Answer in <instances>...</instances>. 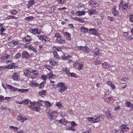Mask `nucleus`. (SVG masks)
Here are the masks:
<instances>
[{"label": "nucleus", "instance_id": "obj_1", "mask_svg": "<svg viewBox=\"0 0 133 133\" xmlns=\"http://www.w3.org/2000/svg\"><path fill=\"white\" fill-rule=\"evenodd\" d=\"M57 115L56 111H53L50 112L49 113V118L50 121H52L55 119Z\"/></svg>", "mask_w": 133, "mask_h": 133}, {"label": "nucleus", "instance_id": "obj_2", "mask_svg": "<svg viewBox=\"0 0 133 133\" xmlns=\"http://www.w3.org/2000/svg\"><path fill=\"white\" fill-rule=\"evenodd\" d=\"M88 4L92 8L98 6L99 5L98 2H93V1H89Z\"/></svg>", "mask_w": 133, "mask_h": 133}, {"label": "nucleus", "instance_id": "obj_3", "mask_svg": "<svg viewBox=\"0 0 133 133\" xmlns=\"http://www.w3.org/2000/svg\"><path fill=\"white\" fill-rule=\"evenodd\" d=\"M11 78L14 81H19L20 80V76L18 73H14L12 75Z\"/></svg>", "mask_w": 133, "mask_h": 133}, {"label": "nucleus", "instance_id": "obj_4", "mask_svg": "<svg viewBox=\"0 0 133 133\" xmlns=\"http://www.w3.org/2000/svg\"><path fill=\"white\" fill-rule=\"evenodd\" d=\"M30 32L34 34H39L41 33V31L40 29H31L30 31Z\"/></svg>", "mask_w": 133, "mask_h": 133}, {"label": "nucleus", "instance_id": "obj_5", "mask_svg": "<svg viewBox=\"0 0 133 133\" xmlns=\"http://www.w3.org/2000/svg\"><path fill=\"white\" fill-rule=\"evenodd\" d=\"M23 103L24 104H28L30 103V105H29V107H34L35 106V104L34 102H31L29 99H25L23 101Z\"/></svg>", "mask_w": 133, "mask_h": 133}, {"label": "nucleus", "instance_id": "obj_6", "mask_svg": "<svg viewBox=\"0 0 133 133\" xmlns=\"http://www.w3.org/2000/svg\"><path fill=\"white\" fill-rule=\"evenodd\" d=\"M38 73V71L36 70L32 71L30 72V76L31 78H34L36 77Z\"/></svg>", "mask_w": 133, "mask_h": 133}, {"label": "nucleus", "instance_id": "obj_7", "mask_svg": "<svg viewBox=\"0 0 133 133\" xmlns=\"http://www.w3.org/2000/svg\"><path fill=\"white\" fill-rule=\"evenodd\" d=\"M89 30V32L91 34L94 35L98 36V33L97 32V30L96 29L91 28Z\"/></svg>", "mask_w": 133, "mask_h": 133}, {"label": "nucleus", "instance_id": "obj_8", "mask_svg": "<svg viewBox=\"0 0 133 133\" xmlns=\"http://www.w3.org/2000/svg\"><path fill=\"white\" fill-rule=\"evenodd\" d=\"M30 56L29 54L26 51H23L22 53V56L23 58H28Z\"/></svg>", "mask_w": 133, "mask_h": 133}, {"label": "nucleus", "instance_id": "obj_9", "mask_svg": "<svg viewBox=\"0 0 133 133\" xmlns=\"http://www.w3.org/2000/svg\"><path fill=\"white\" fill-rule=\"evenodd\" d=\"M86 13V12L84 10H83L82 11H76L75 14L76 15L78 16H81L84 15Z\"/></svg>", "mask_w": 133, "mask_h": 133}, {"label": "nucleus", "instance_id": "obj_10", "mask_svg": "<svg viewBox=\"0 0 133 133\" xmlns=\"http://www.w3.org/2000/svg\"><path fill=\"white\" fill-rule=\"evenodd\" d=\"M56 41L57 42L59 43L62 44H63L65 43L64 39L61 37L58 38L57 39Z\"/></svg>", "mask_w": 133, "mask_h": 133}, {"label": "nucleus", "instance_id": "obj_11", "mask_svg": "<svg viewBox=\"0 0 133 133\" xmlns=\"http://www.w3.org/2000/svg\"><path fill=\"white\" fill-rule=\"evenodd\" d=\"M64 35L65 36L66 39L68 40L71 39V35L68 32H65L64 33Z\"/></svg>", "mask_w": 133, "mask_h": 133}, {"label": "nucleus", "instance_id": "obj_12", "mask_svg": "<svg viewBox=\"0 0 133 133\" xmlns=\"http://www.w3.org/2000/svg\"><path fill=\"white\" fill-rule=\"evenodd\" d=\"M105 117L111 118L112 117V115L111 114V112L110 111H108L105 113L104 115Z\"/></svg>", "mask_w": 133, "mask_h": 133}, {"label": "nucleus", "instance_id": "obj_13", "mask_svg": "<svg viewBox=\"0 0 133 133\" xmlns=\"http://www.w3.org/2000/svg\"><path fill=\"white\" fill-rule=\"evenodd\" d=\"M102 53V51L101 50H98L95 52L94 56V57H98L100 56Z\"/></svg>", "mask_w": 133, "mask_h": 133}, {"label": "nucleus", "instance_id": "obj_14", "mask_svg": "<svg viewBox=\"0 0 133 133\" xmlns=\"http://www.w3.org/2000/svg\"><path fill=\"white\" fill-rule=\"evenodd\" d=\"M87 12L89 16H91L95 14L96 12V11L95 9H92L88 10Z\"/></svg>", "mask_w": 133, "mask_h": 133}, {"label": "nucleus", "instance_id": "obj_15", "mask_svg": "<svg viewBox=\"0 0 133 133\" xmlns=\"http://www.w3.org/2000/svg\"><path fill=\"white\" fill-rule=\"evenodd\" d=\"M10 56L9 55L5 54L2 56L1 58V59L3 60H6L10 58Z\"/></svg>", "mask_w": 133, "mask_h": 133}, {"label": "nucleus", "instance_id": "obj_16", "mask_svg": "<svg viewBox=\"0 0 133 133\" xmlns=\"http://www.w3.org/2000/svg\"><path fill=\"white\" fill-rule=\"evenodd\" d=\"M35 3V2L34 0H29L28 4V8H29L31 6L34 4Z\"/></svg>", "mask_w": 133, "mask_h": 133}, {"label": "nucleus", "instance_id": "obj_17", "mask_svg": "<svg viewBox=\"0 0 133 133\" xmlns=\"http://www.w3.org/2000/svg\"><path fill=\"white\" fill-rule=\"evenodd\" d=\"M30 72L28 69H26L24 71V74L26 76L28 77L30 75Z\"/></svg>", "mask_w": 133, "mask_h": 133}, {"label": "nucleus", "instance_id": "obj_18", "mask_svg": "<svg viewBox=\"0 0 133 133\" xmlns=\"http://www.w3.org/2000/svg\"><path fill=\"white\" fill-rule=\"evenodd\" d=\"M17 118L22 122H23L24 121L27 119L26 118H22V116L20 115L18 116Z\"/></svg>", "mask_w": 133, "mask_h": 133}, {"label": "nucleus", "instance_id": "obj_19", "mask_svg": "<svg viewBox=\"0 0 133 133\" xmlns=\"http://www.w3.org/2000/svg\"><path fill=\"white\" fill-rule=\"evenodd\" d=\"M23 40L26 42H30L32 41V39L31 38V37L29 36H27L25 37Z\"/></svg>", "mask_w": 133, "mask_h": 133}, {"label": "nucleus", "instance_id": "obj_20", "mask_svg": "<svg viewBox=\"0 0 133 133\" xmlns=\"http://www.w3.org/2000/svg\"><path fill=\"white\" fill-rule=\"evenodd\" d=\"M29 85L31 86H34L37 87L38 84L35 81L33 80L30 81Z\"/></svg>", "mask_w": 133, "mask_h": 133}, {"label": "nucleus", "instance_id": "obj_21", "mask_svg": "<svg viewBox=\"0 0 133 133\" xmlns=\"http://www.w3.org/2000/svg\"><path fill=\"white\" fill-rule=\"evenodd\" d=\"M121 129L123 130L124 131H127L129 129L128 127L126 125L124 124H123L121 127Z\"/></svg>", "mask_w": 133, "mask_h": 133}, {"label": "nucleus", "instance_id": "obj_22", "mask_svg": "<svg viewBox=\"0 0 133 133\" xmlns=\"http://www.w3.org/2000/svg\"><path fill=\"white\" fill-rule=\"evenodd\" d=\"M6 87L8 88L9 89H10L12 91H15V89L16 88L14 87L11 85L9 84H6Z\"/></svg>", "mask_w": 133, "mask_h": 133}, {"label": "nucleus", "instance_id": "obj_23", "mask_svg": "<svg viewBox=\"0 0 133 133\" xmlns=\"http://www.w3.org/2000/svg\"><path fill=\"white\" fill-rule=\"evenodd\" d=\"M35 104H36L37 103L39 104V105L40 106H42L44 104V101L42 100H39L37 102H35V101L34 102Z\"/></svg>", "mask_w": 133, "mask_h": 133}, {"label": "nucleus", "instance_id": "obj_24", "mask_svg": "<svg viewBox=\"0 0 133 133\" xmlns=\"http://www.w3.org/2000/svg\"><path fill=\"white\" fill-rule=\"evenodd\" d=\"M67 89L66 87L64 86L62 87L59 89L58 91L61 93H62L64 92L65 90Z\"/></svg>", "mask_w": 133, "mask_h": 133}, {"label": "nucleus", "instance_id": "obj_25", "mask_svg": "<svg viewBox=\"0 0 133 133\" xmlns=\"http://www.w3.org/2000/svg\"><path fill=\"white\" fill-rule=\"evenodd\" d=\"M81 32L84 33H87L88 31V29L84 26L82 27L81 29Z\"/></svg>", "mask_w": 133, "mask_h": 133}, {"label": "nucleus", "instance_id": "obj_26", "mask_svg": "<svg viewBox=\"0 0 133 133\" xmlns=\"http://www.w3.org/2000/svg\"><path fill=\"white\" fill-rule=\"evenodd\" d=\"M102 66L103 68L108 69L109 67V65L106 62H105L102 64Z\"/></svg>", "mask_w": 133, "mask_h": 133}, {"label": "nucleus", "instance_id": "obj_27", "mask_svg": "<svg viewBox=\"0 0 133 133\" xmlns=\"http://www.w3.org/2000/svg\"><path fill=\"white\" fill-rule=\"evenodd\" d=\"M70 58V57L68 55H64L61 58L64 60L68 59Z\"/></svg>", "mask_w": 133, "mask_h": 133}, {"label": "nucleus", "instance_id": "obj_28", "mask_svg": "<svg viewBox=\"0 0 133 133\" xmlns=\"http://www.w3.org/2000/svg\"><path fill=\"white\" fill-rule=\"evenodd\" d=\"M130 8V5H128L127 3H125L123 6V9L125 10L129 9Z\"/></svg>", "mask_w": 133, "mask_h": 133}, {"label": "nucleus", "instance_id": "obj_29", "mask_svg": "<svg viewBox=\"0 0 133 133\" xmlns=\"http://www.w3.org/2000/svg\"><path fill=\"white\" fill-rule=\"evenodd\" d=\"M112 12L114 16H116L118 14V12L116 10L115 8L114 7L112 10Z\"/></svg>", "mask_w": 133, "mask_h": 133}, {"label": "nucleus", "instance_id": "obj_30", "mask_svg": "<svg viewBox=\"0 0 133 133\" xmlns=\"http://www.w3.org/2000/svg\"><path fill=\"white\" fill-rule=\"evenodd\" d=\"M100 119L98 117L95 116L93 117L92 122L93 123H96L99 121Z\"/></svg>", "mask_w": 133, "mask_h": 133}, {"label": "nucleus", "instance_id": "obj_31", "mask_svg": "<svg viewBox=\"0 0 133 133\" xmlns=\"http://www.w3.org/2000/svg\"><path fill=\"white\" fill-rule=\"evenodd\" d=\"M67 74L69 75V76L71 77H77V75L75 73H67Z\"/></svg>", "mask_w": 133, "mask_h": 133}, {"label": "nucleus", "instance_id": "obj_32", "mask_svg": "<svg viewBox=\"0 0 133 133\" xmlns=\"http://www.w3.org/2000/svg\"><path fill=\"white\" fill-rule=\"evenodd\" d=\"M77 68L79 70L82 69L83 68V64L81 63H79L77 65Z\"/></svg>", "mask_w": 133, "mask_h": 133}, {"label": "nucleus", "instance_id": "obj_33", "mask_svg": "<svg viewBox=\"0 0 133 133\" xmlns=\"http://www.w3.org/2000/svg\"><path fill=\"white\" fill-rule=\"evenodd\" d=\"M14 63H12L11 65L10 64L9 65H6L5 66V68L8 69H12L15 67Z\"/></svg>", "mask_w": 133, "mask_h": 133}, {"label": "nucleus", "instance_id": "obj_34", "mask_svg": "<svg viewBox=\"0 0 133 133\" xmlns=\"http://www.w3.org/2000/svg\"><path fill=\"white\" fill-rule=\"evenodd\" d=\"M34 18V17L32 16H29L27 17H26L25 18V20L27 21H31Z\"/></svg>", "mask_w": 133, "mask_h": 133}, {"label": "nucleus", "instance_id": "obj_35", "mask_svg": "<svg viewBox=\"0 0 133 133\" xmlns=\"http://www.w3.org/2000/svg\"><path fill=\"white\" fill-rule=\"evenodd\" d=\"M83 50L84 52L86 53H88L89 51V48L85 46L83 47Z\"/></svg>", "mask_w": 133, "mask_h": 133}, {"label": "nucleus", "instance_id": "obj_36", "mask_svg": "<svg viewBox=\"0 0 133 133\" xmlns=\"http://www.w3.org/2000/svg\"><path fill=\"white\" fill-rule=\"evenodd\" d=\"M126 106L128 107H130L132 106V104H131V102L129 101H126L125 103Z\"/></svg>", "mask_w": 133, "mask_h": 133}, {"label": "nucleus", "instance_id": "obj_37", "mask_svg": "<svg viewBox=\"0 0 133 133\" xmlns=\"http://www.w3.org/2000/svg\"><path fill=\"white\" fill-rule=\"evenodd\" d=\"M31 109H32L34 111H38L40 110V108L39 107H30Z\"/></svg>", "mask_w": 133, "mask_h": 133}, {"label": "nucleus", "instance_id": "obj_38", "mask_svg": "<svg viewBox=\"0 0 133 133\" xmlns=\"http://www.w3.org/2000/svg\"><path fill=\"white\" fill-rule=\"evenodd\" d=\"M54 57L55 59H57L59 58V56L57 52L56 51L53 52Z\"/></svg>", "mask_w": 133, "mask_h": 133}, {"label": "nucleus", "instance_id": "obj_39", "mask_svg": "<svg viewBox=\"0 0 133 133\" xmlns=\"http://www.w3.org/2000/svg\"><path fill=\"white\" fill-rule=\"evenodd\" d=\"M45 82H43L39 85V88L41 89H43L44 87V84H45Z\"/></svg>", "mask_w": 133, "mask_h": 133}, {"label": "nucleus", "instance_id": "obj_40", "mask_svg": "<svg viewBox=\"0 0 133 133\" xmlns=\"http://www.w3.org/2000/svg\"><path fill=\"white\" fill-rule=\"evenodd\" d=\"M17 17H16L15 16H12L11 15L8 16L6 18V19H17Z\"/></svg>", "mask_w": 133, "mask_h": 133}, {"label": "nucleus", "instance_id": "obj_41", "mask_svg": "<svg viewBox=\"0 0 133 133\" xmlns=\"http://www.w3.org/2000/svg\"><path fill=\"white\" fill-rule=\"evenodd\" d=\"M39 93L40 95H45L46 94V91L45 90H42L39 92Z\"/></svg>", "mask_w": 133, "mask_h": 133}, {"label": "nucleus", "instance_id": "obj_42", "mask_svg": "<svg viewBox=\"0 0 133 133\" xmlns=\"http://www.w3.org/2000/svg\"><path fill=\"white\" fill-rule=\"evenodd\" d=\"M48 76V77L50 78H53L55 76V75L51 73H49Z\"/></svg>", "mask_w": 133, "mask_h": 133}, {"label": "nucleus", "instance_id": "obj_43", "mask_svg": "<svg viewBox=\"0 0 133 133\" xmlns=\"http://www.w3.org/2000/svg\"><path fill=\"white\" fill-rule=\"evenodd\" d=\"M21 56V54L19 53H18L16 54L14 57V58L17 59L19 58Z\"/></svg>", "mask_w": 133, "mask_h": 133}, {"label": "nucleus", "instance_id": "obj_44", "mask_svg": "<svg viewBox=\"0 0 133 133\" xmlns=\"http://www.w3.org/2000/svg\"><path fill=\"white\" fill-rule=\"evenodd\" d=\"M18 12L16 10H14L10 12L11 14L15 15L18 14Z\"/></svg>", "mask_w": 133, "mask_h": 133}, {"label": "nucleus", "instance_id": "obj_45", "mask_svg": "<svg viewBox=\"0 0 133 133\" xmlns=\"http://www.w3.org/2000/svg\"><path fill=\"white\" fill-rule=\"evenodd\" d=\"M44 104L45 105L46 107H50L51 105V104L48 101L45 102H44Z\"/></svg>", "mask_w": 133, "mask_h": 133}, {"label": "nucleus", "instance_id": "obj_46", "mask_svg": "<svg viewBox=\"0 0 133 133\" xmlns=\"http://www.w3.org/2000/svg\"><path fill=\"white\" fill-rule=\"evenodd\" d=\"M42 41L43 42H46L48 40V38L45 35H43Z\"/></svg>", "mask_w": 133, "mask_h": 133}, {"label": "nucleus", "instance_id": "obj_47", "mask_svg": "<svg viewBox=\"0 0 133 133\" xmlns=\"http://www.w3.org/2000/svg\"><path fill=\"white\" fill-rule=\"evenodd\" d=\"M57 85L58 87L60 88L65 86V85L64 83L61 82L59 83H58Z\"/></svg>", "mask_w": 133, "mask_h": 133}, {"label": "nucleus", "instance_id": "obj_48", "mask_svg": "<svg viewBox=\"0 0 133 133\" xmlns=\"http://www.w3.org/2000/svg\"><path fill=\"white\" fill-rule=\"evenodd\" d=\"M94 62L95 65H97L98 64H101L102 62L101 61L98 60H95Z\"/></svg>", "mask_w": 133, "mask_h": 133}, {"label": "nucleus", "instance_id": "obj_49", "mask_svg": "<svg viewBox=\"0 0 133 133\" xmlns=\"http://www.w3.org/2000/svg\"><path fill=\"white\" fill-rule=\"evenodd\" d=\"M49 64L51 65H53L57 64V63L54 61L52 60L49 62Z\"/></svg>", "mask_w": 133, "mask_h": 133}, {"label": "nucleus", "instance_id": "obj_50", "mask_svg": "<svg viewBox=\"0 0 133 133\" xmlns=\"http://www.w3.org/2000/svg\"><path fill=\"white\" fill-rule=\"evenodd\" d=\"M74 19L75 21H77L78 22H82V18H79L78 17H75L74 18Z\"/></svg>", "mask_w": 133, "mask_h": 133}, {"label": "nucleus", "instance_id": "obj_51", "mask_svg": "<svg viewBox=\"0 0 133 133\" xmlns=\"http://www.w3.org/2000/svg\"><path fill=\"white\" fill-rule=\"evenodd\" d=\"M121 80L122 82L124 83L127 82L128 81V79L126 78H122L121 79Z\"/></svg>", "mask_w": 133, "mask_h": 133}, {"label": "nucleus", "instance_id": "obj_52", "mask_svg": "<svg viewBox=\"0 0 133 133\" xmlns=\"http://www.w3.org/2000/svg\"><path fill=\"white\" fill-rule=\"evenodd\" d=\"M41 78V79L43 80H45L48 77L47 76L45 75H42Z\"/></svg>", "mask_w": 133, "mask_h": 133}, {"label": "nucleus", "instance_id": "obj_53", "mask_svg": "<svg viewBox=\"0 0 133 133\" xmlns=\"http://www.w3.org/2000/svg\"><path fill=\"white\" fill-rule=\"evenodd\" d=\"M65 0H57V1L59 4H62L64 3Z\"/></svg>", "mask_w": 133, "mask_h": 133}, {"label": "nucleus", "instance_id": "obj_54", "mask_svg": "<svg viewBox=\"0 0 133 133\" xmlns=\"http://www.w3.org/2000/svg\"><path fill=\"white\" fill-rule=\"evenodd\" d=\"M47 69H48L50 70H51V66L49 65V64H46L44 66Z\"/></svg>", "mask_w": 133, "mask_h": 133}, {"label": "nucleus", "instance_id": "obj_55", "mask_svg": "<svg viewBox=\"0 0 133 133\" xmlns=\"http://www.w3.org/2000/svg\"><path fill=\"white\" fill-rule=\"evenodd\" d=\"M69 69L68 68H64L63 69V71L64 72H66V74H67V73H68V71L69 70Z\"/></svg>", "mask_w": 133, "mask_h": 133}, {"label": "nucleus", "instance_id": "obj_56", "mask_svg": "<svg viewBox=\"0 0 133 133\" xmlns=\"http://www.w3.org/2000/svg\"><path fill=\"white\" fill-rule=\"evenodd\" d=\"M61 36L58 33H56L55 34V37L57 38L56 40L58 38H60Z\"/></svg>", "mask_w": 133, "mask_h": 133}, {"label": "nucleus", "instance_id": "obj_57", "mask_svg": "<svg viewBox=\"0 0 133 133\" xmlns=\"http://www.w3.org/2000/svg\"><path fill=\"white\" fill-rule=\"evenodd\" d=\"M71 125L72 127H74L75 126H76L77 125V124L75 122H71Z\"/></svg>", "mask_w": 133, "mask_h": 133}, {"label": "nucleus", "instance_id": "obj_58", "mask_svg": "<svg viewBox=\"0 0 133 133\" xmlns=\"http://www.w3.org/2000/svg\"><path fill=\"white\" fill-rule=\"evenodd\" d=\"M129 20L130 21L133 22V15H130Z\"/></svg>", "mask_w": 133, "mask_h": 133}, {"label": "nucleus", "instance_id": "obj_59", "mask_svg": "<svg viewBox=\"0 0 133 133\" xmlns=\"http://www.w3.org/2000/svg\"><path fill=\"white\" fill-rule=\"evenodd\" d=\"M9 45L10 46L13 47L14 46L13 41L10 42L9 43Z\"/></svg>", "mask_w": 133, "mask_h": 133}, {"label": "nucleus", "instance_id": "obj_60", "mask_svg": "<svg viewBox=\"0 0 133 133\" xmlns=\"http://www.w3.org/2000/svg\"><path fill=\"white\" fill-rule=\"evenodd\" d=\"M10 128L11 129L13 128L14 129V130L15 131L17 130L18 129V128L17 127H14L13 126H10Z\"/></svg>", "mask_w": 133, "mask_h": 133}, {"label": "nucleus", "instance_id": "obj_61", "mask_svg": "<svg viewBox=\"0 0 133 133\" xmlns=\"http://www.w3.org/2000/svg\"><path fill=\"white\" fill-rule=\"evenodd\" d=\"M83 47L82 46H78L77 47V48L79 50H83Z\"/></svg>", "mask_w": 133, "mask_h": 133}, {"label": "nucleus", "instance_id": "obj_62", "mask_svg": "<svg viewBox=\"0 0 133 133\" xmlns=\"http://www.w3.org/2000/svg\"><path fill=\"white\" fill-rule=\"evenodd\" d=\"M87 119L89 121L92 122L93 117H88Z\"/></svg>", "mask_w": 133, "mask_h": 133}, {"label": "nucleus", "instance_id": "obj_63", "mask_svg": "<svg viewBox=\"0 0 133 133\" xmlns=\"http://www.w3.org/2000/svg\"><path fill=\"white\" fill-rule=\"evenodd\" d=\"M34 52L36 53L37 52V50L36 49L34 48L31 47L30 48Z\"/></svg>", "mask_w": 133, "mask_h": 133}, {"label": "nucleus", "instance_id": "obj_64", "mask_svg": "<svg viewBox=\"0 0 133 133\" xmlns=\"http://www.w3.org/2000/svg\"><path fill=\"white\" fill-rule=\"evenodd\" d=\"M110 86L113 89H115V86L113 83H112Z\"/></svg>", "mask_w": 133, "mask_h": 133}]
</instances>
